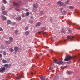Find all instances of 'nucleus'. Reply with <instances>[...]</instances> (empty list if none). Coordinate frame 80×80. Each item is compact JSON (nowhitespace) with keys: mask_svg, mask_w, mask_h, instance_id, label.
Masks as SVG:
<instances>
[{"mask_svg":"<svg viewBox=\"0 0 80 80\" xmlns=\"http://www.w3.org/2000/svg\"><path fill=\"white\" fill-rule=\"evenodd\" d=\"M54 61L55 63H57L58 65H61V64H63V61H58L57 60H54Z\"/></svg>","mask_w":80,"mask_h":80,"instance_id":"obj_1","label":"nucleus"},{"mask_svg":"<svg viewBox=\"0 0 80 80\" xmlns=\"http://www.w3.org/2000/svg\"><path fill=\"white\" fill-rule=\"evenodd\" d=\"M13 4L14 6H18V5H22V2H19L17 4L15 2H13Z\"/></svg>","mask_w":80,"mask_h":80,"instance_id":"obj_2","label":"nucleus"},{"mask_svg":"<svg viewBox=\"0 0 80 80\" xmlns=\"http://www.w3.org/2000/svg\"><path fill=\"white\" fill-rule=\"evenodd\" d=\"M57 4V5H59V6H62L63 5V2L59 1L58 2Z\"/></svg>","mask_w":80,"mask_h":80,"instance_id":"obj_3","label":"nucleus"},{"mask_svg":"<svg viewBox=\"0 0 80 80\" xmlns=\"http://www.w3.org/2000/svg\"><path fill=\"white\" fill-rule=\"evenodd\" d=\"M5 70V67H2L0 68V72H3Z\"/></svg>","mask_w":80,"mask_h":80,"instance_id":"obj_4","label":"nucleus"},{"mask_svg":"<svg viewBox=\"0 0 80 80\" xmlns=\"http://www.w3.org/2000/svg\"><path fill=\"white\" fill-rule=\"evenodd\" d=\"M72 57L71 56H66V58L64 59L65 61H68L70 59H72Z\"/></svg>","mask_w":80,"mask_h":80,"instance_id":"obj_5","label":"nucleus"},{"mask_svg":"<svg viewBox=\"0 0 80 80\" xmlns=\"http://www.w3.org/2000/svg\"><path fill=\"white\" fill-rule=\"evenodd\" d=\"M19 77H20L21 78H24V76H23V75L21 74H20L19 77H17L16 78V80H20V79L19 78Z\"/></svg>","mask_w":80,"mask_h":80,"instance_id":"obj_6","label":"nucleus"},{"mask_svg":"<svg viewBox=\"0 0 80 80\" xmlns=\"http://www.w3.org/2000/svg\"><path fill=\"white\" fill-rule=\"evenodd\" d=\"M4 67H6V68H10L11 67V64H6L4 65Z\"/></svg>","mask_w":80,"mask_h":80,"instance_id":"obj_7","label":"nucleus"},{"mask_svg":"<svg viewBox=\"0 0 80 80\" xmlns=\"http://www.w3.org/2000/svg\"><path fill=\"white\" fill-rule=\"evenodd\" d=\"M38 6V4L37 3H34L33 5V7L34 8H37Z\"/></svg>","mask_w":80,"mask_h":80,"instance_id":"obj_8","label":"nucleus"},{"mask_svg":"<svg viewBox=\"0 0 80 80\" xmlns=\"http://www.w3.org/2000/svg\"><path fill=\"white\" fill-rule=\"evenodd\" d=\"M2 14H3V15H7V12H6V11H4L2 12Z\"/></svg>","mask_w":80,"mask_h":80,"instance_id":"obj_9","label":"nucleus"},{"mask_svg":"<svg viewBox=\"0 0 80 80\" xmlns=\"http://www.w3.org/2000/svg\"><path fill=\"white\" fill-rule=\"evenodd\" d=\"M14 49L15 51H17L18 50V47L17 46H16L14 48Z\"/></svg>","mask_w":80,"mask_h":80,"instance_id":"obj_10","label":"nucleus"},{"mask_svg":"<svg viewBox=\"0 0 80 80\" xmlns=\"http://www.w3.org/2000/svg\"><path fill=\"white\" fill-rule=\"evenodd\" d=\"M17 20L18 21H20L21 20H22V18H21V17H20L19 18H16Z\"/></svg>","mask_w":80,"mask_h":80,"instance_id":"obj_11","label":"nucleus"},{"mask_svg":"<svg viewBox=\"0 0 80 80\" xmlns=\"http://www.w3.org/2000/svg\"><path fill=\"white\" fill-rule=\"evenodd\" d=\"M2 18L3 20H7V18L4 16L2 15Z\"/></svg>","mask_w":80,"mask_h":80,"instance_id":"obj_12","label":"nucleus"},{"mask_svg":"<svg viewBox=\"0 0 80 80\" xmlns=\"http://www.w3.org/2000/svg\"><path fill=\"white\" fill-rule=\"evenodd\" d=\"M45 78H46L45 76H42L40 77V78L42 80H45Z\"/></svg>","mask_w":80,"mask_h":80,"instance_id":"obj_13","label":"nucleus"},{"mask_svg":"<svg viewBox=\"0 0 80 80\" xmlns=\"http://www.w3.org/2000/svg\"><path fill=\"white\" fill-rule=\"evenodd\" d=\"M40 25H41V23H40V22H38L36 25V27H39V26H40Z\"/></svg>","mask_w":80,"mask_h":80,"instance_id":"obj_14","label":"nucleus"},{"mask_svg":"<svg viewBox=\"0 0 80 80\" xmlns=\"http://www.w3.org/2000/svg\"><path fill=\"white\" fill-rule=\"evenodd\" d=\"M53 80H58V78L57 76H56L54 78Z\"/></svg>","mask_w":80,"mask_h":80,"instance_id":"obj_15","label":"nucleus"},{"mask_svg":"<svg viewBox=\"0 0 80 80\" xmlns=\"http://www.w3.org/2000/svg\"><path fill=\"white\" fill-rule=\"evenodd\" d=\"M9 41H10L11 42H12L13 41V38L12 37H9Z\"/></svg>","mask_w":80,"mask_h":80,"instance_id":"obj_16","label":"nucleus"},{"mask_svg":"<svg viewBox=\"0 0 80 80\" xmlns=\"http://www.w3.org/2000/svg\"><path fill=\"white\" fill-rule=\"evenodd\" d=\"M40 15H44V13H43V12L42 11H41L40 12Z\"/></svg>","mask_w":80,"mask_h":80,"instance_id":"obj_17","label":"nucleus"},{"mask_svg":"<svg viewBox=\"0 0 80 80\" xmlns=\"http://www.w3.org/2000/svg\"><path fill=\"white\" fill-rule=\"evenodd\" d=\"M2 63H5L7 62V61H6V60L3 59L2 60Z\"/></svg>","mask_w":80,"mask_h":80,"instance_id":"obj_18","label":"nucleus"},{"mask_svg":"<svg viewBox=\"0 0 80 80\" xmlns=\"http://www.w3.org/2000/svg\"><path fill=\"white\" fill-rule=\"evenodd\" d=\"M9 49L10 51V52H13V51H14L13 49L11 48H9Z\"/></svg>","mask_w":80,"mask_h":80,"instance_id":"obj_19","label":"nucleus"},{"mask_svg":"<svg viewBox=\"0 0 80 80\" xmlns=\"http://www.w3.org/2000/svg\"><path fill=\"white\" fill-rule=\"evenodd\" d=\"M18 31L16 30L14 31V33H15V34H16V35H18Z\"/></svg>","mask_w":80,"mask_h":80,"instance_id":"obj_20","label":"nucleus"},{"mask_svg":"<svg viewBox=\"0 0 80 80\" xmlns=\"http://www.w3.org/2000/svg\"><path fill=\"white\" fill-rule=\"evenodd\" d=\"M25 35H29V32L28 31H26L25 32Z\"/></svg>","mask_w":80,"mask_h":80,"instance_id":"obj_21","label":"nucleus"},{"mask_svg":"<svg viewBox=\"0 0 80 80\" xmlns=\"http://www.w3.org/2000/svg\"><path fill=\"white\" fill-rule=\"evenodd\" d=\"M67 14V12H66L65 11H64L63 12H62V15H66Z\"/></svg>","mask_w":80,"mask_h":80,"instance_id":"obj_22","label":"nucleus"},{"mask_svg":"<svg viewBox=\"0 0 80 80\" xmlns=\"http://www.w3.org/2000/svg\"><path fill=\"white\" fill-rule=\"evenodd\" d=\"M73 60H77V56H73Z\"/></svg>","mask_w":80,"mask_h":80,"instance_id":"obj_23","label":"nucleus"},{"mask_svg":"<svg viewBox=\"0 0 80 80\" xmlns=\"http://www.w3.org/2000/svg\"><path fill=\"white\" fill-rule=\"evenodd\" d=\"M7 23L9 25L11 23V21L10 20H8L7 21Z\"/></svg>","mask_w":80,"mask_h":80,"instance_id":"obj_24","label":"nucleus"},{"mask_svg":"<svg viewBox=\"0 0 80 80\" xmlns=\"http://www.w3.org/2000/svg\"><path fill=\"white\" fill-rule=\"evenodd\" d=\"M1 9H2V10H5V8L4 6H3L1 7Z\"/></svg>","mask_w":80,"mask_h":80,"instance_id":"obj_25","label":"nucleus"},{"mask_svg":"<svg viewBox=\"0 0 80 80\" xmlns=\"http://www.w3.org/2000/svg\"><path fill=\"white\" fill-rule=\"evenodd\" d=\"M62 33H65V29H62Z\"/></svg>","mask_w":80,"mask_h":80,"instance_id":"obj_26","label":"nucleus"},{"mask_svg":"<svg viewBox=\"0 0 80 80\" xmlns=\"http://www.w3.org/2000/svg\"><path fill=\"white\" fill-rule=\"evenodd\" d=\"M4 3V4H6L7 3V1L5 0H2Z\"/></svg>","mask_w":80,"mask_h":80,"instance_id":"obj_27","label":"nucleus"},{"mask_svg":"<svg viewBox=\"0 0 80 80\" xmlns=\"http://www.w3.org/2000/svg\"><path fill=\"white\" fill-rule=\"evenodd\" d=\"M69 8L70 9H73V8H74V7L73 6H70Z\"/></svg>","mask_w":80,"mask_h":80,"instance_id":"obj_28","label":"nucleus"},{"mask_svg":"<svg viewBox=\"0 0 80 80\" xmlns=\"http://www.w3.org/2000/svg\"><path fill=\"white\" fill-rule=\"evenodd\" d=\"M6 44H10V42L8 41H6Z\"/></svg>","mask_w":80,"mask_h":80,"instance_id":"obj_29","label":"nucleus"},{"mask_svg":"<svg viewBox=\"0 0 80 80\" xmlns=\"http://www.w3.org/2000/svg\"><path fill=\"white\" fill-rule=\"evenodd\" d=\"M49 68L50 70H52V69H53V67H49Z\"/></svg>","mask_w":80,"mask_h":80,"instance_id":"obj_30","label":"nucleus"},{"mask_svg":"<svg viewBox=\"0 0 80 80\" xmlns=\"http://www.w3.org/2000/svg\"><path fill=\"white\" fill-rule=\"evenodd\" d=\"M3 54L4 55H6V52H5V51L3 52Z\"/></svg>","mask_w":80,"mask_h":80,"instance_id":"obj_31","label":"nucleus"},{"mask_svg":"<svg viewBox=\"0 0 80 80\" xmlns=\"http://www.w3.org/2000/svg\"><path fill=\"white\" fill-rule=\"evenodd\" d=\"M29 22H30L31 23H32L33 22V21L32 20H30L29 21Z\"/></svg>","mask_w":80,"mask_h":80,"instance_id":"obj_32","label":"nucleus"},{"mask_svg":"<svg viewBox=\"0 0 80 80\" xmlns=\"http://www.w3.org/2000/svg\"><path fill=\"white\" fill-rule=\"evenodd\" d=\"M30 15V13L28 12H27L26 13V16H28Z\"/></svg>","mask_w":80,"mask_h":80,"instance_id":"obj_33","label":"nucleus"},{"mask_svg":"<svg viewBox=\"0 0 80 80\" xmlns=\"http://www.w3.org/2000/svg\"><path fill=\"white\" fill-rule=\"evenodd\" d=\"M55 37L54 36V37H53L52 39V40H55Z\"/></svg>","mask_w":80,"mask_h":80,"instance_id":"obj_34","label":"nucleus"},{"mask_svg":"<svg viewBox=\"0 0 80 80\" xmlns=\"http://www.w3.org/2000/svg\"><path fill=\"white\" fill-rule=\"evenodd\" d=\"M67 66H65L63 68H62V70H63V69H64V68H67Z\"/></svg>","mask_w":80,"mask_h":80,"instance_id":"obj_35","label":"nucleus"},{"mask_svg":"<svg viewBox=\"0 0 80 80\" xmlns=\"http://www.w3.org/2000/svg\"><path fill=\"white\" fill-rule=\"evenodd\" d=\"M28 27L27 26L25 28V29L26 30H28Z\"/></svg>","mask_w":80,"mask_h":80,"instance_id":"obj_36","label":"nucleus"},{"mask_svg":"<svg viewBox=\"0 0 80 80\" xmlns=\"http://www.w3.org/2000/svg\"><path fill=\"white\" fill-rule=\"evenodd\" d=\"M69 0H68L66 2V4H68V3H69Z\"/></svg>","mask_w":80,"mask_h":80,"instance_id":"obj_37","label":"nucleus"},{"mask_svg":"<svg viewBox=\"0 0 80 80\" xmlns=\"http://www.w3.org/2000/svg\"><path fill=\"white\" fill-rule=\"evenodd\" d=\"M0 31L1 32H3V29L1 28H0Z\"/></svg>","mask_w":80,"mask_h":80,"instance_id":"obj_38","label":"nucleus"},{"mask_svg":"<svg viewBox=\"0 0 80 80\" xmlns=\"http://www.w3.org/2000/svg\"><path fill=\"white\" fill-rule=\"evenodd\" d=\"M60 12H62L63 11V8H61L60 10Z\"/></svg>","mask_w":80,"mask_h":80,"instance_id":"obj_39","label":"nucleus"},{"mask_svg":"<svg viewBox=\"0 0 80 80\" xmlns=\"http://www.w3.org/2000/svg\"><path fill=\"white\" fill-rule=\"evenodd\" d=\"M41 33H42V31H39L38 32V33H39V34H41Z\"/></svg>","mask_w":80,"mask_h":80,"instance_id":"obj_40","label":"nucleus"},{"mask_svg":"<svg viewBox=\"0 0 80 80\" xmlns=\"http://www.w3.org/2000/svg\"><path fill=\"white\" fill-rule=\"evenodd\" d=\"M68 31L69 33H72V31L71 30H69Z\"/></svg>","mask_w":80,"mask_h":80,"instance_id":"obj_41","label":"nucleus"},{"mask_svg":"<svg viewBox=\"0 0 80 80\" xmlns=\"http://www.w3.org/2000/svg\"><path fill=\"white\" fill-rule=\"evenodd\" d=\"M58 42L59 43H62V41H59Z\"/></svg>","mask_w":80,"mask_h":80,"instance_id":"obj_42","label":"nucleus"},{"mask_svg":"<svg viewBox=\"0 0 80 80\" xmlns=\"http://www.w3.org/2000/svg\"><path fill=\"white\" fill-rule=\"evenodd\" d=\"M68 74H70V73H71V72H70V71H68Z\"/></svg>","mask_w":80,"mask_h":80,"instance_id":"obj_43","label":"nucleus"},{"mask_svg":"<svg viewBox=\"0 0 80 80\" xmlns=\"http://www.w3.org/2000/svg\"><path fill=\"white\" fill-rule=\"evenodd\" d=\"M16 10H17V11H20V9H18L17 8H16Z\"/></svg>","mask_w":80,"mask_h":80,"instance_id":"obj_44","label":"nucleus"},{"mask_svg":"<svg viewBox=\"0 0 80 80\" xmlns=\"http://www.w3.org/2000/svg\"><path fill=\"white\" fill-rule=\"evenodd\" d=\"M55 45L56 46H58V44H57V43H56Z\"/></svg>","mask_w":80,"mask_h":80,"instance_id":"obj_45","label":"nucleus"},{"mask_svg":"<svg viewBox=\"0 0 80 80\" xmlns=\"http://www.w3.org/2000/svg\"><path fill=\"white\" fill-rule=\"evenodd\" d=\"M15 55H16L17 54V51H15Z\"/></svg>","mask_w":80,"mask_h":80,"instance_id":"obj_46","label":"nucleus"},{"mask_svg":"<svg viewBox=\"0 0 80 80\" xmlns=\"http://www.w3.org/2000/svg\"><path fill=\"white\" fill-rule=\"evenodd\" d=\"M0 57H2V55L1 54H0Z\"/></svg>","mask_w":80,"mask_h":80,"instance_id":"obj_47","label":"nucleus"},{"mask_svg":"<svg viewBox=\"0 0 80 80\" xmlns=\"http://www.w3.org/2000/svg\"><path fill=\"white\" fill-rule=\"evenodd\" d=\"M22 17H23V15H24V13H23L22 14Z\"/></svg>","mask_w":80,"mask_h":80,"instance_id":"obj_48","label":"nucleus"},{"mask_svg":"<svg viewBox=\"0 0 80 80\" xmlns=\"http://www.w3.org/2000/svg\"><path fill=\"white\" fill-rule=\"evenodd\" d=\"M21 49L20 48L19 50H18L19 52H20V51H21Z\"/></svg>","mask_w":80,"mask_h":80,"instance_id":"obj_49","label":"nucleus"},{"mask_svg":"<svg viewBox=\"0 0 80 80\" xmlns=\"http://www.w3.org/2000/svg\"><path fill=\"white\" fill-rule=\"evenodd\" d=\"M31 74L32 75H33V72H31Z\"/></svg>","mask_w":80,"mask_h":80,"instance_id":"obj_50","label":"nucleus"},{"mask_svg":"<svg viewBox=\"0 0 80 80\" xmlns=\"http://www.w3.org/2000/svg\"><path fill=\"white\" fill-rule=\"evenodd\" d=\"M26 12H28V9H26Z\"/></svg>","mask_w":80,"mask_h":80,"instance_id":"obj_51","label":"nucleus"},{"mask_svg":"<svg viewBox=\"0 0 80 80\" xmlns=\"http://www.w3.org/2000/svg\"><path fill=\"white\" fill-rule=\"evenodd\" d=\"M37 58H39V57H38V56H37Z\"/></svg>","mask_w":80,"mask_h":80,"instance_id":"obj_52","label":"nucleus"},{"mask_svg":"<svg viewBox=\"0 0 80 80\" xmlns=\"http://www.w3.org/2000/svg\"><path fill=\"white\" fill-rule=\"evenodd\" d=\"M78 29H79V30H80V27H79L78 28Z\"/></svg>","mask_w":80,"mask_h":80,"instance_id":"obj_53","label":"nucleus"},{"mask_svg":"<svg viewBox=\"0 0 80 80\" xmlns=\"http://www.w3.org/2000/svg\"><path fill=\"white\" fill-rule=\"evenodd\" d=\"M79 61H80V58H79Z\"/></svg>","mask_w":80,"mask_h":80,"instance_id":"obj_54","label":"nucleus"},{"mask_svg":"<svg viewBox=\"0 0 80 80\" xmlns=\"http://www.w3.org/2000/svg\"><path fill=\"white\" fill-rule=\"evenodd\" d=\"M15 23H13V25H15Z\"/></svg>","mask_w":80,"mask_h":80,"instance_id":"obj_55","label":"nucleus"},{"mask_svg":"<svg viewBox=\"0 0 80 80\" xmlns=\"http://www.w3.org/2000/svg\"><path fill=\"white\" fill-rule=\"evenodd\" d=\"M79 67H80V64L79 65Z\"/></svg>","mask_w":80,"mask_h":80,"instance_id":"obj_56","label":"nucleus"},{"mask_svg":"<svg viewBox=\"0 0 80 80\" xmlns=\"http://www.w3.org/2000/svg\"><path fill=\"white\" fill-rule=\"evenodd\" d=\"M44 0V1H46V0Z\"/></svg>","mask_w":80,"mask_h":80,"instance_id":"obj_57","label":"nucleus"},{"mask_svg":"<svg viewBox=\"0 0 80 80\" xmlns=\"http://www.w3.org/2000/svg\"><path fill=\"white\" fill-rule=\"evenodd\" d=\"M64 42H65V40L64 41Z\"/></svg>","mask_w":80,"mask_h":80,"instance_id":"obj_58","label":"nucleus"},{"mask_svg":"<svg viewBox=\"0 0 80 80\" xmlns=\"http://www.w3.org/2000/svg\"><path fill=\"white\" fill-rule=\"evenodd\" d=\"M63 44L64 45V43H63Z\"/></svg>","mask_w":80,"mask_h":80,"instance_id":"obj_59","label":"nucleus"},{"mask_svg":"<svg viewBox=\"0 0 80 80\" xmlns=\"http://www.w3.org/2000/svg\"><path fill=\"white\" fill-rule=\"evenodd\" d=\"M5 48H4V49Z\"/></svg>","mask_w":80,"mask_h":80,"instance_id":"obj_60","label":"nucleus"}]
</instances>
